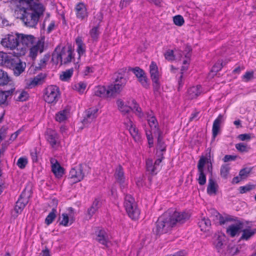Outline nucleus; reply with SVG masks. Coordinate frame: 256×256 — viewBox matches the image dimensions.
<instances>
[{
    "label": "nucleus",
    "mask_w": 256,
    "mask_h": 256,
    "mask_svg": "<svg viewBox=\"0 0 256 256\" xmlns=\"http://www.w3.org/2000/svg\"><path fill=\"white\" fill-rule=\"evenodd\" d=\"M184 52L182 50H175L174 51L172 50H168L164 53L165 58L168 61L180 60L183 56Z\"/></svg>",
    "instance_id": "nucleus-24"
},
{
    "label": "nucleus",
    "mask_w": 256,
    "mask_h": 256,
    "mask_svg": "<svg viewBox=\"0 0 256 256\" xmlns=\"http://www.w3.org/2000/svg\"><path fill=\"white\" fill-rule=\"evenodd\" d=\"M50 56L49 54H46L40 60V66L41 68L44 67L48 62L49 61L50 59Z\"/></svg>",
    "instance_id": "nucleus-60"
},
{
    "label": "nucleus",
    "mask_w": 256,
    "mask_h": 256,
    "mask_svg": "<svg viewBox=\"0 0 256 256\" xmlns=\"http://www.w3.org/2000/svg\"><path fill=\"white\" fill-rule=\"evenodd\" d=\"M241 232H242V234L240 237V240H248L254 236L256 232V230L248 228L242 229Z\"/></svg>",
    "instance_id": "nucleus-31"
},
{
    "label": "nucleus",
    "mask_w": 256,
    "mask_h": 256,
    "mask_svg": "<svg viewBox=\"0 0 256 256\" xmlns=\"http://www.w3.org/2000/svg\"><path fill=\"white\" fill-rule=\"evenodd\" d=\"M100 206V200L96 198L92 202V206L88 208L86 214V218L90 220L92 216L95 214L96 212L98 210Z\"/></svg>",
    "instance_id": "nucleus-26"
},
{
    "label": "nucleus",
    "mask_w": 256,
    "mask_h": 256,
    "mask_svg": "<svg viewBox=\"0 0 256 256\" xmlns=\"http://www.w3.org/2000/svg\"><path fill=\"white\" fill-rule=\"evenodd\" d=\"M10 56L2 52H0V66L4 64H7V61L9 60Z\"/></svg>",
    "instance_id": "nucleus-54"
},
{
    "label": "nucleus",
    "mask_w": 256,
    "mask_h": 256,
    "mask_svg": "<svg viewBox=\"0 0 256 256\" xmlns=\"http://www.w3.org/2000/svg\"><path fill=\"white\" fill-rule=\"evenodd\" d=\"M230 166L228 164H222L220 168V176L222 178H226L229 174Z\"/></svg>",
    "instance_id": "nucleus-45"
},
{
    "label": "nucleus",
    "mask_w": 256,
    "mask_h": 256,
    "mask_svg": "<svg viewBox=\"0 0 256 256\" xmlns=\"http://www.w3.org/2000/svg\"><path fill=\"white\" fill-rule=\"evenodd\" d=\"M173 22L177 26H181L184 23V18L180 15H176L173 17Z\"/></svg>",
    "instance_id": "nucleus-48"
},
{
    "label": "nucleus",
    "mask_w": 256,
    "mask_h": 256,
    "mask_svg": "<svg viewBox=\"0 0 256 256\" xmlns=\"http://www.w3.org/2000/svg\"><path fill=\"white\" fill-rule=\"evenodd\" d=\"M236 148L240 152H247L250 149V147L246 144L240 142L236 144Z\"/></svg>",
    "instance_id": "nucleus-46"
},
{
    "label": "nucleus",
    "mask_w": 256,
    "mask_h": 256,
    "mask_svg": "<svg viewBox=\"0 0 256 256\" xmlns=\"http://www.w3.org/2000/svg\"><path fill=\"white\" fill-rule=\"evenodd\" d=\"M47 140L54 148H58L60 144V141L58 134L54 130H50L48 132Z\"/></svg>",
    "instance_id": "nucleus-20"
},
{
    "label": "nucleus",
    "mask_w": 256,
    "mask_h": 256,
    "mask_svg": "<svg viewBox=\"0 0 256 256\" xmlns=\"http://www.w3.org/2000/svg\"><path fill=\"white\" fill-rule=\"evenodd\" d=\"M46 10L40 0H16L14 15L28 27H35Z\"/></svg>",
    "instance_id": "nucleus-1"
},
{
    "label": "nucleus",
    "mask_w": 256,
    "mask_h": 256,
    "mask_svg": "<svg viewBox=\"0 0 256 256\" xmlns=\"http://www.w3.org/2000/svg\"><path fill=\"white\" fill-rule=\"evenodd\" d=\"M126 80L124 78L120 77V79L116 80L114 84L108 86V90L110 98H114L119 94L126 84Z\"/></svg>",
    "instance_id": "nucleus-18"
},
{
    "label": "nucleus",
    "mask_w": 256,
    "mask_h": 256,
    "mask_svg": "<svg viewBox=\"0 0 256 256\" xmlns=\"http://www.w3.org/2000/svg\"><path fill=\"white\" fill-rule=\"evenodd\" d=\"M252 136L250 134H240L238 136V138L241 141H249L252 138Z\"/></svg>",
    "instance_id": "nucleus-57"
},
{
    "label": "nucleus",
    "mask_w": 256,
    "mask_h": 256,
    "mask_svg": "<svg viewBox=\"0 0 256 256\" xmlns=\"http://www.w3.org/2000/svg\"><path fill=\"white\" fill-rule=\"evenodd\" d=\"M96 240L100 244L108 247L109 238L108 233L104 228H100L96 231Z\"/></svg>",
    "instance_id": "nucleus-21"
},
{
    "label": "nucleus",
    "mask_w": 256,
    "mask_h": 256,
    "mask_svg": "<svg viewBox=\"0 0 256 256\" xmlns=\"http://www.w3.org/2000/svg\"><path fill=\"white\" fill-rule=\"evenodd\" d=\"M94 94L102 98H110L108 88L104 86L99 85L96 86L94 89Z\"/></svg>",
    "instance_id": "nucleus-25"
},
{
    "label": "nucleus",
    "mask_w": 256,
    "mask_h": 256,
    "mask_svg": "<svg viewBox=\"0 0 256 256\" xmlns=\"http://www.w3.org/2000/svg\"><path fill=\"white\" fill-rule=\"evenodd\" d=\"M210 152L206 156H202L198 164V184L200 185L204 184L206 182V176L204 173V166L207 164L208 170L211 172L212 170V164L210 160Z\"/></svg>",
    "instance_id": "nucleus-10"
},
{
    "label": "nucleus",
    "mask_w": 256,
    "mask_h": 256,
    "mask_svg": "<svg viewBox=\"0 0 256 256\" xmlns=\"http://www.w3.org/2000/svg\"><path fill=\"white\" fill-rule=\"evenodd\" d=\"M62 221L60 222V224L64 226H67L68 221H69V218L66 214H62Z\"/></svg>",
    "instance_id": "nucleus-63"
},
{
    "label": "nucleus",
    "mask_w": 256,
    "mask_h": 256,
    "mask_svg": "<svg viewBox=\"0 0 256 256\" xmlns=\"http://www.w3.org/2000/svg\"><path fill=\"white\" fill-rule=\"evenodd\" d=\"M116 103L118 110L124 115L128 114L132 110L139 118H141L144 116L141 108L134 99H130L126 102L121 99H118Z\"/></svg>",
    "instance_id": "nucleus-4"
},
{
    "label": "nucleus",
    "mask_w": 256,
    "mask_h": 256,
    "mask_svg": "<svg viewBox=\"0 0 256 256\" xmlns=\"http://www.w3.org/2000/svg\"><path fill=\"white\" fill-rule=\"evenodd\" d=\"M16 56L12 58L10 56L7 61L6 66L12 69L16 76H18L22 74L26 68V63L22 62L18 58L20 56L15 55Z\"/></svg>",
    "instance_id": "nucleus-14"
},
{
    "label": "nucleus",
    "mask_w": 256,
    "mask_h": 256,
    "mask_svg": "<svg viewBox=\"0 0 256 256\" xmlns=\"http://www.w3.org/2000/svg\"><path fill=\"white\" fill-rule=\"evenodd\" d=\"M148 126L146 129V134L148 140V146L151 148L154 146V136L162 132L160 130L156 118L152 114L147 117Z\"/></svg>",
    "instance_id": "nucleus-5"
},
{
    "label": "nucleus",
    "mask_w": 256,
    "mask_h": 256,
    "mask_svg": "<svg viewBox=\"0 0 256 256\" xmlns=\"http://www.w3.org/2000/svg\"><path fill=\"white\" fill-rule=\"evenodd\" d=\"M50 162L51 164L52 170L54 176L58 178L62 177L64 173V168L60 166L56 160L54 158H51Z\"/></svg>",
    "instance_id": "nucleus-23"
},
{
    "label": "nucleus",
    "mask_w": 256,
    "mask_h": 256,
    "mask_svg": "<svg viewBox=\"0 0 256 256\" xmlns=\"http://www.w3.org/2000/svg\"><path fill=\"white\" fill-rule=\"evenodd\" d=\"M88 168L85 164H80L72 168L69 172L68 180L74 184L82 181L88 173Z\"/></svg>",
    "instance_id": "nucleus-8"
},
{
    "label": "nucleus",
    "mask_w": 256,
    "mask_h": 256,
    "mask_svg": "<svg viewBox=\"0 0 256 256\" xmlns=\"http://www.w3.org/2000/svg\"><path fill=\"white\" fill-rule=\"evenodd\" d=\"M98 109L96 108H92L86 112L85 116L83 119L82 123L84 125L92 122L98 116Z\"/></svg>",
    "instance_id": "nucleus-19"
},
{
    "label": "nucleus",
    "mask_w": 256,
    "mask_h": 256,
    "mask_svg": "<svg viewBox=\"0 0 256 256\" xmlns=\"http://www.w3.org/2000/svg\"><path fill=\"white\" fill-rule=\"evenodd\" d=\"M146 168L148 172L150 174H156V170H157L156 166L154 165L153 161L150 158H148L146 160Z\"/></svg>",
    "instance_id": "nucleus-41"
},
{
    "label": "nucleus",
    "mask_w": 256,
    "mask_h": 256,
    "mask_svg": "<svg viewBox=\"0 0 256 256\" xmlns=\"http://www.w3.org/2000/svg\"><path fill=\"white\" fill-rule=\"evenodd\" d=\"M210 212L213 216V220L221 226H224L228 222H234L235 223L230 225L226 230V234L232 238L238 236L244 228V224L237 217L224 214H222L215 209H211Z\"/></svg>",
    "instance_id": "nucleus-2"
},
{
    "label": "nucleus",
    "mask_w": 256,
    "mask_h": 256,
    "mask_svg": "<svg viewBox=\"0 0 256 256\" xmlns=\"http://www.w3.org/2000/svg\"><path fill=\"white\" fill-rule=\"evenodd\" d=\"M73 74V70L68 69L62 72L60 76V78L62 81L66 82L70 80Z\"/></svg>",
    "instance_id": "nucleus-42"
},
{
    "label": "nucleus",
    "mask_w": 256,
    "mask_h": 256,
    "mask_svg": "<svg viewBox=\"0 0 256 256\" xmlns=\"http://www.w3.org/2000/svg\"><path fill=\"white\" fill-rule=\"evenodd\" d=\"M69 116V111L64 109L58 112L56 114V120L60 122H64L66 120Z\"/></svg>",
    "instance_id": "nucleus-37"
},
{
    "label": "nucleus",
    "mask_w": 256,
    "mask_h": 256,
    "mask_svg": "<svg viewBox=\"0 0 256 256\" xmlns=\"http://www.w3.org/2000/svg\"><path fill=\"white\" fill-rule=\"evenodd\" d=\"M154 138H157L156 152L158 153V150L160 152H164L166 149V145L163 140L162 132L160 133V134H156V136H154Z\"/></svg>",
    "instance_id": "nucleus-35"
},
{
    "label": "nucleus",
    "mask_w": 256,
    "mask_h": 256,
    "mask_svg": "<svg viewBox=\"0 0 256 256\" xmlns=\"http://www.w3.org/2000/svg\"><path fill=\"white\" fill-rule=\"evenodd\" d=\"M25 206H26L20 202V201L17 200L14 210L17 214H19L22 212Z\"/></svg>",
    "instance_id": "nucleus-55"
},
{
    "label": "nucleus",
    "mask_w": 256,
    "mask_h": 256,
    "mask_svg": "<svg viewBox=\"0 0 256 256\" xmlns=\"http://www.w3.org/2000/svg\"><path fill=\"white\" fill-rule=\"evenodd\" d=\"M54 202H55L56 206L58 204L57 200L55 201L54 200H53ZM56 207L53 208L52 210V211L50 212V214L48 215L45 219V223L48 225H50L51 224L54 220L56 218Z\"/></svg>",
    "instance_id": "nucleus-36"
},
{
    "label": "nucleus",
    "mask_w": 256,
    "mask_h": 256,
    "mask_svg": "<svg viewBox=\"0 0 256 256\" xmlns=\"http://www.w3.org/2000/svg\"><path fill=\"white\" fill-rule=\"evenodd\" d=\"M150 73L154 92L158 91L160 88L161 72L158 70L156 64L152 62L150 66Z\"/></svg>",
    "instance_id": "nucleus-13"
},
{
    "label": "nucleus",
    "mask_w": 256,
    "mask_h": 256,
    "mask_svg": "<svg viewBox=\"0 0 256 256\" xmlns=\"http://www.w3.org/2000/svg\"><path fill=\"white\" fill-rule=\"evenodd\" d=\"M256 187V185L248 184L244 186H241L240 189L241 190L244 191V192H246L248 191L254 190Z\"/></svg>",
    "instance_id": "nucleus-59"
},
{
    "label": "nucleus",
    "mask_w": 256,
    "mask_h": 256,
    "mask_svg": "<svg viewBox=\"0 0 256 256\" xmlns=\"http://www.w3.org/2000/svg\"><path fill=\"white\" fill-rule=\"evenodd\" d=\"M254 72H247L243 76L242 79L245 82H248L253 78Z\"/></svg>",
    "instance_id": "nucleus-62"
},
{
    "label": "nucleus",
    "mask_w": 256,
    "mask_h": 256,
    "mask_svg": "<svg viewBox=\"0 0 256 256\" xmlns=\"http://www.w3.org/2000/svg\"><path fill=\"white\" fill-rule=\"evenodd\" d=\"M191 50L192 49L190 46H186L184 52L183 53V55L184 56L186 60H184L182 66L181 68L182 74H183L188 68Z\"/></svg>",
    "instance_id": "nucleus-28"
},
{
    "label": "nucleus",
    "mask_w": 256,
    "mask_h": 256,
    "mask_svg": "<svg viewBox=\"0 0 256 256\" xmlns=\"http://www.w3.org/2000/svg\"><path fill=\"white\" fill-rule=\"evenodd\" d=\"M202 88L200 86L197 85L190 88L187 92V97L189 99L196 98L202 93Z\"/></svg>",
    "instance_id": "nucleus-27"
},
{
    "label": "nucleus",
    "mask_w": 256,
    "mask_h": 256,
    "mask_svg": "<svg viewBox=\"0 0 256 256\" xmlns=\"http://www.w3.org/2000/svg\"><path fill=\"white\" fill-rule=\"evenodd\" d=\"M237 158L238 156H236L226 155L223 158V160L224 162H226L228 161L235 160Z\"/></svg>",
    "instance_id": "nucleus-64"
},
{
    "label": "nucleus",
    "mask_w": 256,
    "mask_h": 256,
    "mask_svg": "<svg viewBox=\"0 0 256 256\" xmlns=\"http://www.w3.org/2000/svg\"><path fill=\"white\" fill-rule=\"evenodd\" d=\"M75 12L76 18L80 20L86 18L88 16L86 6L82 2H80L76 6Z\"/></svg>",
    "instance_id": "nucleus-22"
},
{
    "label": "nucleus",
    "mask_w": 256,
    "mask_h": 256,
    "mask_svg": "<svg viewBox=\"0 0 256 256\" xmlns=\"http://www.w3.org/2000/svg\"><path fill=\"white\" fill-rule=\"evenodd\" d=\"M60 95L59 88L56 86L50 85L46 88L44 99L48 104H54L58 101Z\"/></svg>",
    "instance_id": "nucleus-11"
},
{
    "label": "nucleus",
    "mask_w": 256,
    "mask_h": 256,
    "mask_svg": "<svg viewBox=\"0 0 256 256\" xmlns=\"http://www.w3.org/2000/svg\"><path fill=\"white\" fill-rule=\"evenodd\" d=\"M76 44L77 46L76 52H78L79 58L82 56L86 52V46L83 42V40L81 37H78L76 39Z\"/></svg>",
    "instance_id": "nucleus-32"
},
{
    "label": "nucleus",
    "mask_w": 256,
    "mask_h": 256,
    "mask_svg": "<svg viewBox=\"0 0 256 256\" xmlns=\"http://www.w3.org/2000/svg\"><path fill=\"white\" fill-rule=\"evenodd\" d=\"M114 178L117 182L120 184H124L125 182V177L122 167L120 166H118L115 171Z\"/></svg>",
    "instance_id": "nucleus-34"
},
{
    "label": "nucleus",
    "mask_w": 256,
    "mask_h": 256,
    "mask_svg": "<svg viewBox=\"0 0 256 256\" xmlns=\"http://www.w3.org/2000/svg\"><path fill=\"white\" fill-rule=\"evenodd\" d=\"M252 170V168H244L242 169L239 172V175L243 179L246 178Z\"/></svg>",
    "instance_id": "nucleus-49"
},
{
    "label": "nucleus",
    "mask_w": 256,
    "mask_h": 256,
    "mask_svg": "<svg viewBox=\"0 0 256 256\" xmlns=\"http://www.w3.org/2000/svg\"><path fill=\"white\" fill-rule=\"evenodd\" d=\"M10 80L8 74L0 69V86L6 84Z\"/></svg>",
    "instance_id": "nucleus-43"
},
{
    "label": "nucleus",
    "mask_w": 256,
    "mask_h": 256,
    "mask_svg": "<svg viewBox=\"0 0 256 256\" xmlns=\"http://www.w3.org/2000/svg\"><path fill=\"white\" fill-rule=\"evenodd\" d=\"M222 66V62L220 60H218L214 65L212 70L214 72H217L220 70Z\"/></svg>",
    "instance_id": "nucleus-61"
},
{
    "label": "nucleus",
    "mask_w": 256,
    "mask_h": 256,
    "mask_svg": "<svg viewBox=\"0 0 256 256\" xmlns=\"http://www.w3.org/2000/svg\"><path fill=\"white\" fill-rule=\"evenodd\" d=\"M218 190V186L217 182L212 178L208 180L207 192H216Z\"/></svg>",
    "instance_id": "nucleus-40"
},
{
    "label": "nucleus",
    "mask_w": 256,
    "mask_h": 256,
    "mask_svg": "<svg viewBox=\"0 0 256 256\" xmlns=\"http://www.w3.org/2000/svg\"><path fill=\"white\" fill-rule=\"evenodd\" d=\"M170 218V212H166L158 218L154 230L156 234L166 233L174 226Z\"/></svg>",
    "instance_id": "nucleus-6"
},
{
    "label": "nucleus",
    "mask_w": 256,
    "mask_h": 256,
    "mask_svg": "<svg viewBox=\"0 0 256 256\" xmlns=\"http://www.w3.org/2000/svg\"><path fill=\"white\" fill-rule=\"evenodd\" d=\"M166 212H169L172 222L174 226L176 224L186 222L190 217V214L187 211L178 212L174 208H170Z\"/></svg>",
    "instance_id": "nucleus-12"
},
{
    "label": "nucleus",
    "mask_w": 256,
    "mask_h": 256,
    "mask_svg": "<svg viewBox=\"0 0 256 256\" xmlns=\"http://www.w3.org/2000/svg\"><path fill=\"white\" fill-rule=\"evenodd\" d=\"M138 79V82L141 84L142 86L146 88H149L150 86V83L148 81V79L146 75L144 74L142 76L139 78Z\"/></svg>",
    "instance_id": "nucleus-51"
},
{
    "label": "nucleus",
    "mask_w": 256,
    "mask_h": 256,
    "mask_svg": "<svg viewBox=\"0 0 256 256\" xmlns=\"http://www.w3.org/2000/svg\"><path fill=\"white\" fill-rule=\"evenodd\" d=\"M2 46L14 50V54L16 55V50L19 45L18 34H8L1 40Z\"/></svg>",
    "instance_id": "nucleus-15"
},
{
    "label": "nucleus",
    "mask_w": 256,
    "mask_h": 256,
    "mask_svg": "<svg viewBox=\"0 0 256 256\" xmlns=\"http://www.w3.org/2000/svg\"><path fill=\"white\" fill-rule=\"evenodd\" d=\"M87 84L86 82H80L74 86V89L78 92L80 94H83L86 88Z\"/></svg>",
    "instance_id": "nucleus-47"
},
{
    "label": "nucleus",
    "mask_w": 256,
    "mask_h": 256,
    "mask_svg": "<svg viewBox=\"0 0 256 256\" xmlns=\"http://www.w3.org/2000/svg\"><path fill=\"white\" fill-rule=\"evenodd\" d=\"M16 94H18V96L17 98V100L20 101H22V102L25 101L28 98V93L24 90H21L20 92H16Z\"/></svg>",
    "instance_id": "nucleus-50"
},
{
    "label": "nucleus",
    "mask_w": 256,
    "mask_h": 256,
    "mask_svg": "<svg viewBox=\"0 0 256 256\" xmlns=\"http://www.w3.org/2000/svg\"><path fill=\"white\" fill-rule=\"evenodd\" d=\"M100 34V28L98 26H93L89 32L90 37L93 41L98 40Z\"/></svg>",
    "instance_id": "nucleus-38"
},
{
    "label": "nucleus",
    "mask_w": 256,
    "mask_h": 256,
    "mask_svg": "<svg viewBox=\"0 0 256 256\" xmlns=\"http://www.w3.org/2000/svg\"><path fill=\"white\" fill-rule=\"evenodd\" d=\"M73 58V50L70 46H58L52 55V61L56 64L70 62Z\"/></svg>",
    "instance_id": "nucleus-3"
},
{
    "label": "nucleus",
    "mask_w": 256,
    "mask_h": 256,
    "mask_svg": "<svg viewBox=\"0 0 256 256\" xmlns=\"http://www.w3.org/2000/svg\"><path fill=\"white\" fill-rule=\"evenodd\" d=\"M224 236H218L214 241L215 247L218 252H222L224 246Z\"/></svg>",
    "instance_id": "nucleus-39"
},
{
    "label": "nucleus",
    "mask_w": 256,
    "mask_h": 256,
    "mask_svg": "<svg viewBox=\"0 0 256 256\" xmlns=\"http://www.w3.org/2000/svg\"><path fill=\"white\" fill-rule=\"evenodd\" d=\"M19 45L16 49V55H24L29 48L36 40V38L31 34H18Z\"/></svg>",
    "instance_id": "nucleus-9"
},
{
    "label": "nucleus",
    "mask_w": 256,
    "mask_h": 256,
    "mask_svg": "<svg viewBox=\"0 0 256 256\" xmlns=\"http://www.w3.org/2000/svg\"><path fill=\"white\" fill-rule=\"evenodd\" d=\"M96 70V68L94 66H86L82 71L83 74L86 76H90Z\"/></svg>",
    "instance_id": "nucleus-53"
},
{
    "label": "nucleus",
    "mask_w": 256,
    "mask_h": 256,
    "mask_svg": "<svg viewBox=\"0 0 256 256\" xmlns=\"http://www.w3.org/2000/svg\"><path fill=\"white\" fill-rule=\"evenodd\" d=\"M132 71L138 78L142 76L145 74L144 71L138 67L133 68Z\"/></svg>",
    "instance_id": "nucleus-58"
},
{
    "label": "nucleus",
    "mask_w": 256,
    "mask_h": 256,
    "mask_svg": "<svg viewBox=\"0 0 256 256\" xmlns=\"http://www.w3.org/2000/svg\"><path fill=\"white\" fill-rule=\"evenodd\" d=\"M124 206L128 216L132 220L139 218L140 212L133 196L127 194L124 197Z\"/></svg>",
    "instance_id": "nucleus-7"
},
{
    "label": "nucleus",
    "mask_w": 256,
    "mask_h": 256,
    "mask_svg": "<svg viewBox=\"0 0 256 256\" xmlns=\"http://www.w3.org/2000/svg\"><path fill=\"white\" fill-rule=\"evenodd\" d=\"M44 76L38 74L36 76L26 80V84L28 88H32L42 83Z\"/></svg>",
    "instance_id": "nucleus-29"
},
{
    "label": "nucleus",
    "mask_w": 256,
    "mask_h": 256,
    "mask_svg": "<svg viewBox=\"0 0 256 256\" xmlns=\"http://www.w3.org/2000/svg\"><path fill=\"white\" fill-rule=\"evenodd\" d=\"M123 124L126 129L129 131L134 140L136 142H139L140 139V134L132 118L126 116L124 120Z\"/></svg>",
    "instance_id": "nucleus-16"
},
{
    "label": "nucleus",
    "mask_w": 256,
    "mask_h": 256,
    "mask_svg": "<svg viewBox=\"0 0 256 256\" xmlns=\"http://www.w3.org/2000/svg\"><path fill=\"white\" fill-rule=\"evenodd\" d=\"M198 225L201 231L206 232L210 228L211 222L208 218L204 217L198 221Z\"/></svg>",
    "instance_id": "nucleus-33"
},
{
    "label": "nucleus",
    "mask_w": 256,
    "mask_h": 256,
    "mask_svg": "<svg viewBox=\"0 0 256 256\" xmlns=\"http://www.w3.org/2000/svg\"><path fill=\"white\" fill-rule=\"evenodd\" d=\"M45 38L42 37L38 38L29 48V56L32 58H35L38 54L43 52L44 48Z\"/></svg>",
    "instance_id": "nucleus-17"
},
{
    "label": "nucleus",
    "mask_w": 256,
    "mask_h": 256,
    "mask_svg": "<svg viewBox=\"0 0 256 256\" xmlns=\"http://www.w3.org/2000/svg\"><path fill=\"white\" fill-rule=\"evenodd\" d=\"M28 164V159L26 158H20L18 162L17 165L21 169L25 168Z\"/></svg>",
    "instance_id": "nucleus-56"
},
{
    "label": "nucleus",
    "mask_w": 256,
    "mask_h": 256,
    "mask_svg": "<svg viewBox=\"0 0 256 256\" xmlns=\"http://www.w3.org/2000/svg\"><path fill=\"white\" fill-rule=\"evenodd\" d=\"M30 196L28 195L27 193H21L18 200L20 201V202L26 206L28 203Z\"/></svg>",
    "instance_id": "nucleus-52"
},
{
    "label": "nucleus",
    "mask_w": 256,
    "mask_h": 256,
    "mask_svg": "<svg viewBox=\"0 0 256 256\" xmlns=\"http://www.w3.org/2000/svg\"><path fill=\"white\" fill-rule=\"evenodd\" d=\"M224 118L222 114H220L214 120L212 126V135L216 138L218 133L221 124L224 122Z\"/></svg>",
    "instance_id": "nucleus-30"
},
{
    "label": "nucleus",
    "mask_w": 256,
    "mask_h": 256,
    "mask_svg": "<svg viewBox=\"0 0 256 256\" xmlns=\"http://www.w3.org/2000/svg\"><path fill=\"white\" fill-rule=\"evenodd\" d=\"M13 92L14 89L6 91L0 90V104L4 103L8 98L12 94Z\"/></svg>",
    "instance_id": "nucleus-44"
}]
</instances>
